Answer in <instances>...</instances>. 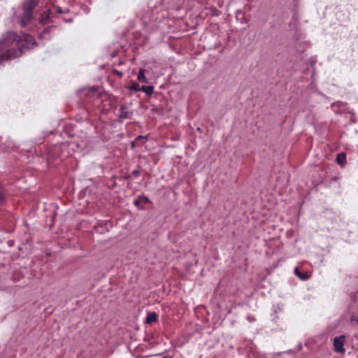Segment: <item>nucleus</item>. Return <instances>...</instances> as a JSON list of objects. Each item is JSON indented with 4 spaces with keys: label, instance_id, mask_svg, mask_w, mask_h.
<instances>
[{
    "label": "nucleus",
    "instance_id": "1",
    "mask_svg": "<svg viewBox=\"0 0 358 358\" xmlns=\"http://www.w3.org/2000/svg\"><path fill=\"white\" fill-rule=\"evenodd\" d=\"M36 44L34 38L29 34L13 31L4 32L0 39V63L20 57L24 50L32 48Z\"/></svg>",
    "mask_w": 358,
    "mask_h": 358
},
{
    "label": "nucleus",
    "instance_id": "2",
    "mask_svg": "<svg viewBox=\"0 0 358 358\" xmlns=\"http://www.w3.org/2000/svg\"><path fill=\"white\" fill-rule=\"evenodd\" d=\"M38 0H27L23 4V13L20 16V24L27 26L32 19L33 9L38 5Z\"/></svg>",
    "mask_w": 358,
    "mask_h": 358
},
{
    "label": "nucleus",
    "instance_id": "3",
    "mask_svg": "<svg viewBox=\"0 0 358 358\" xmlns=\"http://www.w3.org/2000/svg\"><path fill=\"white\" fill-rule=\"evenodd\" d=\"M345 341V336L342 335L339 337H336L334 339V350L337 352L345 353V350L343 348V344Z\"/></svg>",
    "mask_w": 358,
    "mask_h": 358
},
{
    "label": "nucleus",
    "instance_id": "4",
    "mask_svg": "<svg viewBox=\"0 0 358 358\" xmlns=\"http://www.w3.org/2000/svg\"><path fill=\"white\" fill-rule=\"evenodd\" d=\"M132 112H131L127 106H122L120 108L119 117L121 120L129 119L131 117Z\"/></svg>",
    "mask_w": 358,
    "mask_h": 358
},
{
    "label": "nucleus",
    "instance_id": "5",
    "mask_svg": "<svg viewBox=\"0 0 358 358\" xmlns=\"http://www.w3.org/2000/svg\"><path fill=\"white\" fill-rule=\"evenodd\" d=\"M336 162L338 164L342 166H344L346 164V155L343 152H341L337 155Z\"/></svg>",
    "mask_w": 358,
    "mask_h": 358
},
{
    "label": "nucleus",
    "instance_id": "6",
    "mask_svg": "<svg viewBox=\"0 0 358 358\" xmlns=\"http://www.w3.org/2000/svg\"><path fill=\"white\" fill-rule=\"evenodd\" d=\"M157 320V315L155 312L149 313L147 315L145 322L147 324H151L154 322H156Z\"/></svg>",
    "mask_w": 358,
    "mask_h": 358
},
{
    "label": "nucleus",
    "instance_id": "7",
    "mask_svg": "<svg viewBox=\"0 0 358 358\" xmlns=\"http://www.w3.org/2000/svg\"><path fill=\"white\" fill-rule=\"evenodd\" d=\"M50 20V10L45 11L40 17V22L42 24H47Z\"/></svg>",
    "mask_w": 358,
    "mask_h": 358
},
{
    "label": "nucleus",
    "instance_id": "8",
    "mask_svg": "<svg viewBox=\"0 0 358 358\" xmlns=\"http://www.w3.org/2000/svg\"><path fill=\"white\" fill-rule=\"evenodd\" d=\"M145 69H140L139 71H138V80L141 82V83H148V80L145 76Z\"/></svg>",
    "mask_w": 358,
    "mask_h": 358
},
{
    "label": "nucleus",
    "instance_id": "9",
    "mask_svg": "<svg viewBox=\"0 0 358 358\" xmlns=\"http://www.w3.org/2000/svg\"><path fill=\"white\" fill-rule=\"evenodd\" d=\"M153 86L151 85H143L141 87L140 91L145 92L148 95H151L153 92Z\"/></svg>",
    "mask_w": 358,
    "mask_h": 358
},
{
    "label": "nucleus",
    "instance_id": "10",
    "mask_svg": "<svg viewBox=\"0 0 358 358\" xmlns=\"http://www.w3.org/2000/svg\"><path fill=\"white\" fill-rule=\"evenodd\" d=\"M294 273L299 278L305 280L309 278V275L307 273L302 274L300 273L299 268L296 267L294 270Z\"/></svg>",
    "mask_w": 358,
    "mask_h": 358
},
{
    "label": "nucleus",
    "instance_id": "11",
    "mask_svg": "<svg viewBox=\"0 0 358 358\" xmlns=\"http://www.w3.org/2000/svg\"><path fill=\"white\" fill-rule=\"evenodd\" d=\"M6 198V192L4 188L3 187L1 183L0 182V202H2L5 200Z\"/></svg>",
    "mask_w": 358,
    "mask_h": 358
},
{
    "label": "nucleus",
    "instance_id": "12",
    "mask_svg": "<svg viewBox=\"0 0 358 358\" xmlns=\"http://www.w3.org/2000/svg\"><path fill=\"white\" fill-rule=\"evenodd\" d=\"M141 87L139 84L136 82H132L130 86V90H134L135 92H139Z\"/></svg>",
    "mask_w": 358,
    "mask_h": 358
},
{
    "label": "nucleus",
    "instance_id": "13",
    "mask_svg": "<svg viewBox=\"0 0 358 358\" xmlns=\"http://www.w3.org/2000/svg\"><path fill=\"white\" fill-rule=\"evenodd\" d=\"M351 321L352 322H357L358 323V315H353L351 316Z\"/></svg>",
    "mask_w": 358,
    "mask_h": 358
},
{
    "label": "nucleus",
    "instance_id": "14",
    "mask_svg": "<svg viewBox=\"0 0 358 358\" xmlns=\"http://www.w3.org/2000/svg\"><path fill=\"white\" fill-rule=\"evenodd\" d=\"M133 173V175H134V176H138V175H139V171H137V170H135V171H133V173Z\"/></svg>",
    "mask_w": 358,
    "mask_h": 358
},
{
    "label": "nucleus",
    "instance_id": "15",
    "mask_svg": "<svg viewBox=\"0 0 358 358\" xmlns=\"http://www.w3.org/2000/svg\"><path fill=\"white\" fill-rule=\"evenodd\" d=\"M90 91H91L92 92H93V93H94V92H96V87H92L90 89Z\"/></svg>",
    "mask_w": 358,
    "mask_h": 358
},
{
    "label": "nucleus",
    "instance_id": "16",
    "mask_svg": "<svg viewBox=\"0 0 358 358\" xmlns=\"http://www.w3.org/2000/svg\"><path fill=\"white\" fill-rule=\"evenodd\" d=\"M115 73L118 75V76H121L122 75V73L121 72L118 71H115Z\"/></svg>",
    "mask_w": 358,
    "mask_h": 358
},
{
    "label": "nucleus",
    "instance_id": "17",
    "mask_svg": "<svg viewBox=\"0 0 358 358\" xmlns=\"http://www.w3.org/2000/svg\"><path fill=\"white\" fill-rule=\"evenodd\" d=\"M139 203H140V201H139L138 199V200H135V201H134V204H135L136 206H138V205H139Z\"/></svg>",
    "mask_w": 358,
    "mask_h": 358
},
{
    "label": "nucleus",
    "instance_id": "18",
    "mask_svg": "<svg viewBox=\"0 0 358 358\" xmlns=\"http://www.w3.org/2000/svg\"><path fill=\"white\" fill-rule=\"evenodd\" d=\"M143 200H144L145 202H148L149 201V199L147 197H144Z\"/></svg>",
    "mask_w": 358,
    "mask_h": 358
},
{
    "label": "nucleus",
    "instance_id": "19",
    "mask_svg": "<svg viewBox=\"0 0 358 358\" xmlns=\"http://www.w3.org/2000/svg\"><path fill=\"white\" fill-rule=\"evenodd\" d=\"M163 358H169V357H164Z\"/></svg>",
    "mask_w": 358,
    "mask_h": 358
}]
</instances>
